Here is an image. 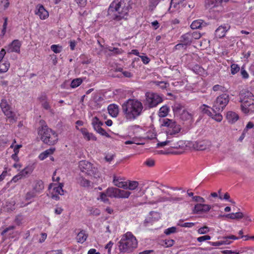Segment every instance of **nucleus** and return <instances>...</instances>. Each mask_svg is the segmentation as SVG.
Masks as SVG:
<instances>
[{
  "instance_id": "f257e3e1",
  "label": "nucleus",
  "mask_w": 254,
  "mask_h": 254,
  "mask_svg": "<svg viewBox=\"0 0 254 254\" xmlns=\"http://www.w3.org/2000/svg\"><path fill=\"white\" fill-rule=\"evenodd\" d=\"M162 126L167 127L166 131L167 139L164 141H158L157 144L158 147L168 145L171 148L175 149H184L187 147L186 142L184 140L177 141L176 139H171L172 136L178 134L181 130L180 125L178 124L176 122L167 118L164 119L162 121Z\"/></svg>"
},
{
  "instance_id": "f03ea898",
  "label": "nucleus",
  "mask_w": 254,
  "mask_h": 254,
  "mask_svg": "<svg viewBox=\"0 0 254 254\" xmlns=\"http://www.w3.org/2000/svg\"><path fill=\"white\" fill-rule=\"evenodd\" d=\"M124 117L128 121L136 120L143 111L142 103L136 99H129L122 105Z\"/></svg>"
},
{
  "instance_id": "7ed1b4c3",
  "label": "nucleus",
  "mask_w": 254,
  "mask_h": 254,
  "mask_svg": "<svg viewBox=\"0 0 254 254\" xmlns=\"http://www.w3.org/2000/svg\"><path fill=\"white\" fill-rule=\"evenodd\" d=\"M131 8L129 0H114L109 6V11L117 12L114 15L113 19L116 21H120L127 19Z\"/></svg>"
},
{
  "instance_id": "20e7f679",
  "label": "nucleus",
  "mask_w": 254,
  "mask_h": 254,
  "mask_svg": "<svg viewBox=\"0 0 254 254\" xmlns=\"http://www.w3.org/2000/svg\"><path fill=\"white\" fill-rule=\"evenodd\" d=\"M40 126L38 128V134L43 142L49 145H54L58 141V134L57 132L50 128L46 123L40 121Z\"/></svg>"
},
{
  "instance_id": "39448f33",
  "label": "nucleus",
  "mask_w": 254,
  "mask_h": 254,
  "mask_svg": "<svg viewBox=\"0 0 254 254\" xmlns=\"http://www.w3.org/2000/svg\"><path fill=\"white\" fill-rule=\"evenodd\" d=\"M138 245L135 237L130 232L124 234L118 243V248L121 253H130L135 249Z\"/></svg>"
},
{
  "instance_id": "423d86ee",
  "label": "nucleus",
  "mask_w": 254,
  "mask_h": 254,
  "mask_svg": "<svg viewBox=\"0 0 254 254\" xmlns=\"http://www.w3.org/2000/svg\"><path fill=\"white\" fill-rule=\"evenodd\" d=\"M239 96L242 111L246 114L254 113L253 94L249 91L243 90L241 91Z\"/></svg>"
},
{
  "instance_id": "0eeeda50",
  "label": "nucleus",
  "mask_w": 254,
  "mask_h": 254,
  "mask_svg": "<svg viewBox=\"0 0 254 254\" xmlns=\"http://www.w3.org/2000/svg\"><path fill=\"white\" fill-rule=\"evenodd\" d=\"M144 105L149 108L156 107L163 102V98L159 94L152 92H147L145 94Z\"/></svg>"
},
{
  "instance_id": "6e6552de",
  "label": "nucleus",
  "mask_w": 254,
  "mask_h": 254,
  "mask_svg": "<svg viewBox=\"0 0 254 254\" xmlns=\"http://www.w3.org/2000/svg\"><path fill=\"white\" fill-rule=\"evenodd\" d=\"M230 101V96L226 93H223L217 97L214 101L212 110L214 112L222 111L227 105Z\"/></svg>"
},
{
  "instance_id": "1a4fd4ad",
  "label": "nucleus",
  "mask_w": 254,
  "mask_h": 254,
  "mask_svg": "<svg viewBox=\"0 0 254 254\" xmlns=\"http://www.w3.org/2000/svg\"><path fill=\"white\" fill-rule=\"evenodd\" d=\"M0 107L2 112L7 118L13 120H15V114L12 111L11 105L8 104L5 98H3L1 99L0 103Z\"/></svg>"
},
{
  "instance_id": "9d476101",
  "label": "nucleus",
  "mask_w": 254,
  "mask_h": 254,
  "mask_svg": "<svg viewBox=\"0 0 254 254\" xmlns=\"http://www.w3.org/2000/svg\"><path fill=\"white\" fill-rule=\"evenodd\" d=\"M79 168L80 170L88 175H92L94 173V168H93V164L86 160H82L79 162Z\"/></svg>"
},
{
  "instance_id": "9b49d317",
  "label": "nucleus",
  "mask_w": 254,
  "mask_h": 254,
  "mask_svg": "<svg viewBox=\"0 0 254 254\" xmlns=\"http://www.w3.org/2000/svg\"><path fill=\"white\" fill-rule=\"evenodd\" d=\"M22 45V42L18 39L13 40L6 47L8 53H20V48Z\"/></svg>"
},
{
  "instance_id": "f8f14e48",
  "label": "nucleus",
  "mask_w": 254,
  "mask_h": 254,
  "mask_svg": "<svg viewBox=\"0 0 254 254\" xmlns=\"http://www.w3.org/2000/svg\"><path fill=\"white\" fill-rule=\"evenodd\" d=\"M211 208V206L208 204L197 203L195 204L192 209L193 214H200L208 212Z\"/></svg>"
},
{
  "instance_id": "ddd939ff",
  "label": "nucleus",
  "mask_w": 254,
  "mask_h": 254,
  "mask_svg": "<svg viewBox=\"0 0 254 254\" xmlns=\"http://www.w3.org/2000/svg\"><path fill=\"white\" fill-rule=\"evenodd\" d=\"M35 14L38 15L41 20H45L49 17V12L42 4H38L36 6Z\"/></svg>"
},
{
  "instance_id": "4468645a",
  "label": "nucleus",
  "mask_w": 254,
  "mask_h": 254,
  "mask_svg": "<svg viewBox=\"0 0 254 254\" xmlns=\"http://www.w3.org/2000/svg\"><path fill=\"white\" fill-rule=\"evenodd\" d=\"M63 187V184L60 183L58 186L54 187L51 192V197L56 200H59L60 199L59 195L64 194Z\"/></svg>"
},
{
  "instance_id": "2eb2a0df",
  "label": "nucleus",
  "mask_w": 254,
  "mask_h": 254,
  "mask_svg": "<svg viewBox=\"0 0 254 254\" xmlns=\"http://www.w3.org/2000/svg\"><path fill=\"white\" fill-rule=\"evenodd\" d=\"M230 26L227 24L219 26L215 30V37L218 38L224 37L225 36L226 32L230 29Z\"/></svg>"
},
{
  "instance_id": "dca6fc26",
  "label": "nucleus",
  "mask_w": 254,
  "mask_h": 254,
  "mask_svg": "<svg viewBox=\"0 0 254 254\" xmlns=\"http://www.w3.org/2000/svg\"><path fill=\"white\" fill-rule=\"evenodd\" d=\"M181 41L182 42V44H178L176 46V49H179L180 47L185 45H190L193 40L192 39L191 35L190 34V32H188L183 35L181 37Z\"/></svg>"
},
{
  "instance_id": "f3484780",
  "label": "nucleus",
  "mask_w": 254,
  "mask_h": 254,
  "mask_svg": "<svg viewBox=\"0 0 254 254\" xmlns=\"http://www.w3.org/2000/svg\"><path fill=\"white\" fill-rule=\"evenodd\" d=\"M80 131L81 132L83 138L86 141H96L97 140V137L93 133L89 132L86 128H80Z\"/></svg>"
},
{
  "instance_id": "a211bd4d",
  "label": "nucleus",
  "mask_w": 254,
  "mask_h": 254,
  "mask_svg": "<svg viewBox=\"0 0 254 254\" xmlns=\"http://www.w3.org/2000/svg\"><path fill=\"white\" fill-rule=\"evenodd\" d=\"M210 145V142L207 140H201L196 141L193 147L196 150H204L208 148Z\"/></svg>"
},
{
  "instance_id": "6ab92c4d",
  "label": "nucleus",
  "mask_w": 254,
  "mask_h": 254,
  "mask_svg": "<svg viewBox=\"0 0 254 254\" xmlns=\"http://www.w3.org/2000/svg\"><path fill=\"white\" fill-rule=\"evenodd\" d=\"M180 119L184 121L188 122L189 124H191L194 121V114L192 113H190L187 110H184L180 114Z\"/></svg>"
},
{
  "instance_id": "aec40b11",
  "label": "nucleus",
  "mask_w": 254,
  "mask_h": 254,
  "mask_svg": "<svg viewBox=\"0 0 254 254\" xmlns=\"http://www.w3.org/2000/svg\"><path fill=\"white\" fill-rule=\"evenodd\" d=\"M32 190L37 194L41 193L44 189L43 182L40 180H37L34 181L32 185Z\"/></svg>"
},
{
  "instance_id": "412c9836",
  "label": "nucleus",
  "mask_w": 254,
  "mask_h": 254,
  "mask_svg": "<svg viewBox=\"0 0 254 254\" xmlns=\"http://www.w3.org/2000/svg\"><path fill=\"white\" fill-rule=\"evenodd\" d=\"M129 131L137 137V139L139 141L141 142L142 137L140 136V132H142V128L138 125H134L130 126L129 128Z\"/></svg>"
},
{
  "instance_id": "4be33fe9",
  "label": "nucleus",
  "mask_w": 254,
  "mask_h": 254,
  "mask_svg": "<svg viewBox=\"0 0 254 254\" xmlns=\"http://www.w3.org/2000/svg\"><path fill=\"white\" fill-rule=\"evenodd\" d=\"M228 0H205V5L207 8H212L218 6L222 2H227Z\"/></svg>"
},
{
  "instance_id": "5701e85b",
  "label": "nucleus",
  "mask_w": 254,
  "mask_h": 254,
  "mask_svg": "<svg viewBox=\"0 0 254 254\" xmlns=\"http://www.w3.org/2000/svg\"><path fill=\"white\" fill-rule=\"evenodd\" d=\"M113 183L115 186L118 188H123L124 189L127 188V182H125V180L120 177L114 176Z\"/></svg>"
},
{
  "instance_id": "b1692460",
  "label": "nucleus",
  "mask_w": 254,
  "mask_h": 254,
  "mask_svg": "<svg viewBox=\"0 0 254 254\" xmlns=\"http://www.w3.org/2000/svg\"><path fill=\"white\" fill-rule=\"evenodd\" d=\"M239 118V115L234 112L229 111L227 113L226 119L228 122L231 124L235 123L238 120Z\"/></svg>"
},
{
  "instance_id": "393cba45",
  "label": "nucleus",
  "mask_w": 254,
  "mask_h": 254,
  "mask_svg": "<svg viewBox=\"0 0 254 254\" xmlns=\"http://www.w3.org/2000/svg\"><path fill=\"white\" fill-rule=\"evenodd\" d=\"M109 114L113 117H116L119 114V106L116 104H110L108 107Z\"/></svg>"
},
{
  "instance_id": "a878e982",
  "label": "nucleus",
  "mask_w": 254,
  "mask_h": 254,
  "mask_svg": "<svg viewBox=\"0 0 254 254\" xmlns=\"http://www.w3.org/2000/svg\"><path fill=\"white\" fill-rule=\"evenodd\" d=\"M55 150L56 149L54 147L50 148L48 149H47L39 154L38 158L40 160H44V159L47 158L49 156V155L53 154L54 152L55 151Z\"/></svg>"
},
{
  "instance_id": "bb28decb",
  "label": "nucleus",
  "mask_w": 254,
  "mask_h": 254,
  "mask_svg": "<svg viewBox=\"0 0 254 254\" xmlns=\"http://www.w3.org/2000/svg\"><path fill=\"white\" fill-rule=\"evenodd\" d=\"M92 125L94 129L96 132H98V131L102 128L101 126L103 125V123L101 122L97 117H95L92 119Z\"/></svg>"
},
{
  "instance_id": "cd10ccee",
  "label": "nucleus",
  "mask_w": 254,
  "mask_h": 254,
  "mask_svg": "<svg viewBox=\"0 0 254 254\" xmlns=\"http://www.w3.org/2000/svg\"><path fill=\"white\" fill-rule=\"evenodd\" d=\"M239 239V237H237L234 235H230L227 237H223L221 240L222 245H229L233 241Z\"/></svg>"
},
{
  "instance_id": "c85d7f7f",
  "label": "nucleus",
  "mask_w": 254,
  "mask_h": 254,
  "mask_svg": "<svg viewBox=\"0 0 254 254\" xmlns=\"http://www.w3.org/2000/svg\"><path fill=\"white\" fill-rule=\"evenodd\" d=\"M88 235L84 230L80 231L77 235V241L80 243H83L87 239Z\"/></svg>"
},
{
  "instance_id": "c756f323",
  "label": "nucleus",
  "mask_w": 254,
  "mask_h": 254,
  "mask_svg": "<svg viewBox=\"0 0 254 254\" xmlns=\"http://www.w3.org/2000/svg\"><path fill=\"white\" fill-rule=\"evenodd\" d=\"M130 193L128 191L117 189L118 198H127L129 196Z\"/></svg>"
},
{
  "instance_id": "7c9ffc66",
  "label": "nucleus",
  "mask_w": 254,
  "mask_h": 254,
  "mask_svg": "<svg viewBox=\"0 0 254 254\" xmlns=\"http://www.w3.org/2000/svg\"><path fill=\"white\" fill-rule=\"evenodd\" d=\"M117 189L118 188L113 187L108 188L106 190V192L108 197L111 198H117Z\"/></svg>"
},
{
  "instance_id": "2f4dec72",
  "label": "nucleus",
  "mask_w": 254,
  "mask_h": 254,
  "mask_svg": "<svg viewBox=\"0 0 254 254\" xmlns=\"http://www.w3.org/2000/svg\"><path fill=\"white\" fill-rule=\"evenodd\" d=\"M169 107L167 106H163L161 107L159 109L158 115L160 117H166L169 112Z\"/></svg>"
},
{
  "instance_id": "473e14b6",
  "label": "nucleus",
  "mask_w": 254,
  "mask_h": 254,
  "mask_svg": "<svg viewBox=\"0 0 254 254\" xmlns=\"http://www.w3.org/2000/svg\"><path fill=\"white\" fill-rule=\"evenodd\" d=\"M226 217L231 219H239L244 217V215L242 212H236L228 214L225 215Z\"/></svg>"
},
{
  "instance_id": "72a5a7b5",
  "label": "nucleus",
  "mask_w": 254,
  "mask_h": 254,
  "mask_svg": "<svg viewBox=\"0 0 254 254\" xmlns=\"http://www.w3.org/2000/svg\"><path fill=\"white\" fill-rule=\"evenodd\" d=\"M203 21L201 19L196 20L193 21L190 27L192 29H196L200 28L203 25Z\"/></svg>"
},
{
  "instance_id": "f704fd0d",
  "label": "nucleus",
  "mask_w": 254,
  "mask_h": 254,
  "mask_svg": "<svg viewBox=\"0 0 254 254\" xmlns=\"http://www.w3.org/2000/svg\"><path fill=\"white\" fill-rule=\"evenodd\" d=\"M107 49L109 51L113 52L112 55H121L124 53V50L121 48L110 47Z\"/></svg>"
},
{
  "instance_id": "c9c22d12",
  "label": "nucleus",
  "mask_w": 254,
  "mask_h": 254,
  "mask_svg": "<svg viewBox=\"0 0 254 254\" xmlns=\"http://www.w3.org/2000/svg\"><path fill=\"white\" fill-rule=\"evenodd\" d=\"M10 67V64L8 61H5L0 64V72H6Z\"/></svg>"
},
{
  "instance_id": "e433bc0d",
  "label": "nucleus",
  "mask_w": 254,
  "mask_h": 254,
  "mask_svg": "<svg viewBox=\"0 0 254 254\" xmlns=\"http://www.w3.org/2000/svg\"><path fill=\"white\" fill-rule=\"evenodd\" d=\"M10 5L9 0H0V10H6Z\"/></svg>"
},
{
  "instance_id": "4c0bfd02",
  "label": "nucleus",
  "mask_w": 254,
  "mask_h": 254,
  "mask_svg": "<svg viewBox=\"0 0 254 254\" xmlns=\"http://www.w3.org/2000/svg\"><path fill=\"white\" fill-rule=\"evenodd\" d=\"M138 186V182L137 181H129L127 182V188L125 189L134 190Z\"/></svg>"
},
{
  "instance_id": "58836bf2",
  "label": "nucleus",
  "mask_w": 254,
  "mask_h": 254,
  "mask_svg": "<svg viewBox=\"0 0 254 254\" xmlns=\"http://www.w3.org/2000/svg\"><path fill=\"white\" fill-rule=\"evenodd\" d=\"M200 110L201 111L205 114H206L208 116L210 117L212 116V113L210 110V107L205 104H203L200 107Z\"/></svg>"
},
{
  "instance_id": "ea45409f",
  "label": "nucleus",
  "mask_w": 254,
  "mask_h": 254,
  "mask_svg": "<svg viewBox=\"0 0 254 254\" xmlns=\"http://www.w3.org/2000/svg\"><path fill=\"white\" fill-rule=\"evenodd\" d=\"M83 82V80L81 78H77L72 80L70 87L72 88H75L79 86Z\"/></svg>"
},
{
  "instance_id": "a19ab883",
  "label": "nucleus",
  "mask_w": 254,
  "mask_h": 254,
  "mask_svg": "<svg viewBox=\"0 0 254 254\" xmlns=\"http://www.w3.org/2000/svg\"><path fill=\"white\" fill-rule=\"evenodd\" d=\"M36 195L37 193L33 191V190L29 191L26 193L25 196V199L27 201H31L32 199L34 198L36 196ZM30 202L31 201H30L28 203V204L30 203Z\"/></svg>"
},
{
  "instance_id": "79ce46f5",
  "label": "nucleus",
  "mask_w": 254,
  "mask_h": 254,
  "mask_svg": "<svg viewBox=\"0 0 254 254\" xmlns=\"http://www.w3.org/2000/svg\"><path fill=\"white\" fill-rule=\"evenodd\" d=\"M183 222V221L180 220L178 223L177 225L182 227L191 228L195 225V223L192 222Z\"/></svg>"
},
{
  "instance_id": "37998d69",
  "label": "nucleus",
  "mask_w": 254,
  "mask_h": 254,
  "mask_svg": "<svg viewBox=\"0 0 254 254\" xmlns=\"http://www.w3.org/2000/svg\"><path fill=\"white\" fill-rule=\"evenodd\" d=\"M78 183L80 186L84 187H88L90 184V182L89 180L83 178L82 177L79 178Z\"/></svg>"
},
{
  "instance_id": "c03bdc74",
  "label": "nucleus",
  "mask_w": 254,
  "mask_h": 254,
  "mask_svg": "<svg viewBox=\"0 0 254 254\" xmlns=\"http://www.w3.org/2000/svg\"><path fill=\"white\" fill-rule=\"evenodd\" d=\"M240 69V67L238 64H232L231 65V73L233 75H235L238 73Z\"/></svg>"
},
{
  "instance_id": "a18cd8bd",
  "label": "nucleus",
  "mask_w": 254,
  "mask_h": 254,
  "mask_svg": "<svg viewBox=\"0 0 254 254\" xmlns=\"http://www.w3.org/2000/svg\"><path fill=\"white\" fill-rule=\"evenodd\" d=\"M62 46L60 45H52L51 49L56 54H59L62 51Z\"/></svg>"
},
{
  "instance_id": "49530a36",
  "label": "nucleus",
  "mask_w": 254,
  "mask_h": 254,
  "mask_svg": "<svg viewBox=\"0 0 254 254\" xmlns=\"http://www.w3.org/2000/svg\"><path fill=\"white\" fill-rule=\"evenodd\" d=\"M212 119L217 122H220L223 119V116L219 113H215V114H212V116H210Z\"/></svg>"
},
{
  "instance_id": "de8ad7c7",
  "label": "nucleus",
  "mask_w": 254,
  "mask_h": 254,
  "mask_svg": "<svg viewBox=\"0 0 254 254\" xmlns=\"http://www.w3.org/2000/svg\"><path fill=\"white\" fill-rule=\"evenodd\" d=\"M164 244L162 245L166 248L171 247L175 244V241L173 239L165 240L163 241Z\"/></svg>"
},
{
  "instance_id": "09e8293b",
  "label": "nucleus",
  "mask_w": 254,
  "mask_h": 254,
  "mask_svg": "<svg viewBox=\"0 0 254 254\" xmlns=\"http://www.w3.org/2000/svg\"><path fill=\"white\" fill-rule=\"evenodd\" d=\"M37 99L42 103L48 100V96L45 92H42Z\"/></svg>"
},
{
  "instance_id": "8fccbe9b",
  "label": "nucleus",
  "mask_w": 254,
  "mask_h": 254,
  "mask_svg": "<svg viewBox=\"0 0 254 254\" xmlns=\"http://www.w3.org/2000/svg\"><path fill=\"white\" fill-rule=\"evenodd\" d=\"M125 144H136L137 145L143 144V142H140L137 139V137H133L132 140H127L125 142Z\"/></svg>"
},
{
  "instance_id": "3c124183",
  "label": "nucleus",
  "mask_w": 254,
  "mask_h": 254,
  "mask_svg": "<svg viewBox=\"0 0 254 254\" xmlns=\"http://www.w3.org/2000/svg\"><path fill=\"white\" fill-rule=\"evenodd\" d=\"M108 197V196L106 191L105 192H100V198L104 202L108 203L109 202Z\"/></svg>"
},
{
  "instance_id": "603ef678",
  "label": "nucleus",
  "mask_w": 254,
  "mask_h": 254,
  "mask_svg": "<svg viewBox=\"0 0 254 254\" xmlns=\"http://www.w3.org/2000/svg\"><path fill=\"white\" fill-rule=\"evenodd\" d=\"M89 211L90 214L95 216L99 215L100 214V210L97 208L90 207L89 208Z\"/></svg>"
},
{
  "instance_id": "864d4df0",
  "label": "nucleus",
  "mask_w": 254,
  "mask_h": 254,
  "mask_svg": "<svg viewBox=\"0 0 254 254\" xmlns=\"http://www.w3.org/2000/svg\"><path fill=\"white\" fill-rule=\"evenodd\" d=\"M176 231H177V228L175 227H171L166 229L164 231V233L166 235H169L171 234L176 233Z\"/></svg>"
},
{
  "instance_id": "5fc2aeb1",
  "label": "nucleus",
  "mask_w": 254,
  "mask_h": 254,
  "mask_svg": "<svg viewBox=\"0 0 254 254\" xmlns=\"http://www.w3.org/2000/svg\"><path fill=\"white\" fill-rule=\"evenodd\" d=\"M213 90L214 91H220L221 92H224L226 90V88L221 85L216 84L213 86Z\"/></svg>"
},
{
  "instance_id": "6e6d98bb",
  "label": "nucleus",
  "mask_w": 254,
  "mask_h": 254,
  "mask_svg": "<svg viewBox=\"0 0 254 254\" xmlns=\"http://www.w3.org/2000/svg\"><path fill=\"white\" fill-rule=\"evenodd\" d=\"M7 21H8V18L7 17H4V22L2 25V29L1 30V33L2 35H4L5 34L7 25Z\"/></svg>"
},
{
  "instance_id": "4d7b16f0",
  "label": "nucleus",
  "mask_w": 254,
  "mask_h": 254,
  "mask_svg": "<svg viewBox=\"0 0 254 254\" xmlns=\"http://www.w3.org/2000/svg\"><path fill=\"white\" fill-rule=\"evenodd\" d=\"M209 231V228L207 226H203L200 228L198 230V233L200 234H204L208 232Z\"/></svg>"
},
{
  "instance_id": "13d9d810",
  "label": "nucleus",
  "mask_w": 254,
  "mask_h": 254,
  "mask_svg": "<svg viewBox=\"0 0 254 254\" xmlns=\"http://www.w3.org/2000/svg\"><path fill=\"white\" fill-rule=\"evenodd\" d=\"M146 166L148 167H153L155 165V161L151 158L147 159L144 163Z\"/></svg>"
},
{
  "instance_id": "bf43d9fd",
  "label": "nucleus",
  "mask_w": 254,
  "mask_h": 254,
  "mask_svg": "<svg viewBox=\"0 0 254 254\" xmlns=\"http://www.w3.org/2000/svg\"><path fill=\"white\" fill-rule=\"evenodd\" d=\"M241 74L243 78L247 79L249 77V73L245 70L244 66H242L241 70Z\"/></svg>"
},
{
  "instance_id": "052dcab7",
  "label": "nucleus",
  "mask_w": 254,
  "mask_h": 254,
  "mask_svg": "<svg viewBox=\"0 0 254 254\" xmlns=\"http://www.w3.org/2000/svg\"><path fill=\"white\" fill-rule=\"evenodd\" d=\"M253 127H254V124H253V123H252L251 122H249L247 124L245 128L244 129V130L243 131V135H244V134H246V132L248 131V129L252 128Z\"/></svg>"
},
{
  "instance_id": "680f3d73",
  "label": "nucleus",
  "mask_w": 254,
  "mask_h": 254,
  "mask_svg": "<svg viewBox=\"0 0 254 254\" xmlns=\"http://www.w3.org/2000/svg\"><path fill=\"white\" fill-rule=\"evenodd\" d=\"M211 239V237L209 235H204L197 238V241L199 242H202L203 241L209 240Z\"/></svg>"
},
{
  "instance_id": "e2e57ef3",
  "label": "nucleus",
  "mask_w": 254,
  "mask_h": 254,
  "mask_svg": "<svg viewBox=\"0 0 254 254\" xmlns=\"http://www.w3.org/2000/svg\"><path fill=\"white\" fill-rule=\"evenodd\" d=\"M192 40L199 39L201 37V34L198 32H190Z\"/></svg>"
},
{
  "instance_id": "0e129e2a",
  "label": "nucleus",
  "mask_w": 254,
  "mask_h": 254,
  "mask_svg": "<svg viewBox=\"0 0 254 254\" xmlns=\"http://www.w3.org/2000/svg\"><path fill=\"white\" fill-rule=\"evenodd\" d=\"M24 169L30 175L33 172L34 169V167L33 165H28L27 166H26Z\"/></svg>"
},
{
  "instance_id": "69168bd1",
  "label": "nucleus",
  "mask_w": 254,
  "mask_h": 254,
  "mask_svg": "<svg viewBox=\"0 0 254 254\" xmlns=\"http://www.w3.org/2000/svg\"><path fill=\"white\" fill-rule=\"evenodd\" d=\"M97 132L102 136H105L108 138L110 137V134L107 132H106V131L102 127L101 128L100 130L98 131Z\"/></svg>"
},
{
  "instance_id": "338daca9",
  "label": "nucleus",
  "mask_w": 254,
  "mask_h": 254,
  "mask_svg": "<svg viewBox=\"0 0 254 254\" xmlns=\"http://www.w3.org/2000/svg\"><path fill=\"white\" fill-rule=\"evenodd\" d=\"M156 85L159 86L160 88L164 89L167 88V83L164 81H156Z\"/></svg>"
},
{
  "instance_id": "774afa93",
  "label": "nucleus",
  "mask_w": 254,
  "mask_h": 254,
  "mask_svg": "<svg viewBox=\"0 0 254 254\" xmlns=\"http://www.w3.org/2000/svg\"><path fill=\"white\" fill-rule=\"evenodd\" d=\"M22 177L20 176V175H19V173H18L17 175H15L13 177V178H12V179L10 181V182L11 183H16L19 180L22 179Z\"/></svg>"
}]
</instances>
